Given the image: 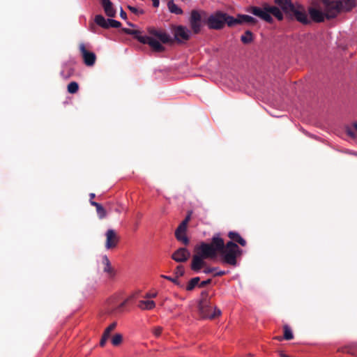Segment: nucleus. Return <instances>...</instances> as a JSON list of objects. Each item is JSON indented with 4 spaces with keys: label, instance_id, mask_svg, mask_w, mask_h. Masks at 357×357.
<instances>
[{
    "label": "nucleus",
    "instance_id": "c03bdc74",
    "mask_svg": "<svg viewBox=\"0 0 357 357\" xmlns=\"http://www.w3.org/2000/svg\"><path fill=\"white\" fill-rule=\"evenodd\" d=\"M226 274V272L225 271H220L218 272H216L214 273V276L216 277V276H222V275H225Z\"/></svg>",
    "mask_w": 357,
    "mask_h": 357
},
{
    "label": "nucleus",
    "instance_id": "a211bd4d",
    "mask_svg": "<svg viewBox=\"0 0 357 357\" xmlns=\"http://www.w3.org/2000/svg\"><path fill=\"white\" fill-rule=\"evenodd\" d=\"M228 237L231 239L230 241H233L235 243H237L243 247L247 245L246 241L236 231H229L228 233Z\"/></svg>",
    "mask_w": 357,
    "mask_h": 357
},
{
    "label": "nucleus",
    "instance_id": "49530a36",
    "mask_svg": "<svg viewBox=\"0 0 357 357\" xmlns=\"http://www.w3.org/2000/svg\"><path fill=\"white\" fill-rule=\"evenodd\" d=\"M152 1H153V6L154 7L156 8L159 6V3H160L159 0H152Z\"/></svg>",
    "mask_w": 357,
    "mask_h": 357
},
{
    "label": "nucleus",
    "instance_id": "0eeeda50",
    "mask_svg": "<svg viewBox=\"0 0 357 357\" xmlns=\"http://www.w3.org/2000/svg\"><path fill=\"white\" fill-rule=\"evenodd\" d=\"M231 16L227 13L218 11L211 15L207 20V24L210 29H221L225 24L229 26V21Z\"/></svg>",
    "mask_w": 357,
    "mask_h": 357
},
{
    "label": "nucleus",
    "instance_id": "6ab92c4d",
    "mask_svg": "<svg viewBox=\"0 0 357 357\" xmlns=\"http://www.w3.org/2000/svg\"><path fill=\"white\" fill-rule=\"evenodd\" d=\"M268 13L269 15H273L279 21H281L284 19V12L282 10H281L278 7L275 6H269L268 5Z\"/></svg>",
    "mask_w": 357,
    "mask_h": 357
},
{
    "label": "nucleus",
    "instance_id": "4be33fe9",
    "mask_svg": "<svg viewBox=\"0 0 357 357\" xmlns=\"http://www.w3.org/2000/svg\"><path fill=\"white\" fill-rule=\"evenodd\" d=\"M102 261L104 265V272L107 273L110 276H112L114 275V270L111 266L110 261L108 257L106 255L103 256Z\"/></svg>",
    "mask_w": 357,
    "mask_h": 357
},
{
    "label": "nucleus",
    "instance_id": "7c9ffc66",
    "mask_svg": "<svg viewBox=\"0 0 357 357\" xmlns=\"http://www.w3.org/2000/svg\"><path fill=\"white\" fill-rule=\"evenodd\" d=\"M123 341V336L119 333L115 334L112 339V344L114 346H119Z\"/></svg>",
    "mask_w": 357,
    "mask_h": 357
},
{
    "label": "nucleus",
    "instance_id": "864d4df0",
    "mask_svg": "<svg viewBox=\"0 0 357 357\" xmlns=\"http://www.w3.org/2000/svg\"><path fill=\"white\" fill-rule=\"evenodd\" d=\"M248 357H252V355H249Z\"/></svg>",
    "mask_w": 357,
    "mask_h": 357
},
{
    "label": "nucleus",
    "instance_id": "20e7f679",
    "mask_svg": "<svg viewBox=\"0 0 357 357\" xmlns=\"http://www.w3.org/2000/svg\"><path fill=\"white\" fill-rule=\"evenodd\" d=\"M128 301V298L119 303L118 298L116 296L110 297L107 300L102 309L98 314V317L101 321H104L107 316H116L123 312V307Z\"/></svg>",
    "mask_w": 357,
    "mask_h": 357
},
{
    "label": "nucleus",
    "instance_id": "ea45409f",
    "mask_svg": "<svg viewBox=\"0 0 357 357\" xmlns=\"http://www.w3.org/2000/svg\"><path fill=\"white\" fill-rule=\"evenodd\" d=\"M109 337L107 336H105V335H102L100 341V347H104Z\"/></svg>",
    "mask_w": 357,
    "mask_h": 357
},
{
    "label": "nucleus",
    "instance_id": "603ef678",
    "mask_svg": "<svg viewBox=\"0 0 357 357\" xmlns=\"http://www.w3.org/2000/svg\"><path fill=\"white\" fill-rule=\"evenodd\" d=\"M278 340H282V337H276Z\"/></svg>",
    "mask_w": 357,
    "mask_h": 357
},
{
    "label": "nucleus",
    "instance_id": "79ce46f5",
    "mask_svg": "<svg viewBox=\"0 0 357 357\" xmlns=\"http://www.w3.org/2000/svg\"><path fill=\"white\" fill-rule=\"evenodd\" d=\"M156 296H157V294H156V293H153V294H151V293H147V294L145 295L144 298H155V297H156Z\"/></svg>",
    "mask_w": 357,
    "mask_h": 357
},
{
    "label": "nucleus",
    "instance_id": "5701e85b",
    "mask_svg": "<svg viewBox=\"0 0 357 357\" xmlns=\"http://www.w3.org/2000/svg\"><path fill=\"white\" fill-rule=\"evenodd\" d=\"M94 21L98 26L108 29L109 19L106 20L102 15H96Z\"/></svg>",
    "mask_w": 357,
    "mask_h": 357
},
{
    "label": "nucleus",
    "instance_id": "f257e3e1",
    "mask_svg": "<svg viewBox=\"0 0 357 357\" xmlns=\"http://www.w3.org/2000/svg\"><path fill=\"white\" fill-rule=\"evenodd\" d=\"M289 20H296L303 25L312 22L320 23L336 17L341 12L350 11L356 6V0H316L307 9L291 0H275Z\"/></svg>",
    "mask_w": 357,
    "mask_h": 357
},
{
    "label": "nucleus",
    "instance_id": "58836bf2",
    "mask_svg": "<svg viewBox=\"0 0 357 357\" xmlns=\"http://www.w3.org/2000/svg\"><path fill=\"white\" fill-rule=\"evenodd\" d=\"M341 351L349 353L352 355H357V351H353L351 349H350L349 347H345V348L342 349Z\"/></svg>",
    "mask_w": 357,
    "mask_h": 357
},
{
    "label": "nucleus",
    "instance_id": "cd10ccee",
    "mask_svg": "<svg viewBox=\"0 0 357 357\" xmlns=\"http://www.w3.org/2000/svg\"><path fill=\"white\" fill-rule=\"evenodd\" d=\"M67 90L69 93H76L79 90V84L76 82H71L68 84Z\"/></svg>",
    "mask_w": 357,
    "mask_h": 357
},
{
    "label": "nucleus",
    "instance_id": "423d86ee",
    "mask_svg": "<svg viewBox=\"0 0 357 357\" xmlns=\"http://www.w3.org/2000/svg\"><path fill=\"white\" fill-rule=\"evenodd\" d=\"M220 234H215L211 238V243L202 242L195 247V252L205 259H211L216 257L218 250L214 244L215 239H219Z\"/></svg>",
    "mask_w": 357,
    "mask_h": 357
},
{
    "label": "nucleus",
    "instance_id": "a19ab883",
    "mask_svg": "<svg viewBox=\"0 0 357 357\" xmlns=\"http://www.w3.org/2000/svg\"><path fill=\"white\" fill-rule=\"evenodd\" d=\"M217 269V268H206L204 270V273H206V274H208V273H211L212 272H213L214 271H215Z\"/></svg>",
    "mask_w": 357,
    "mask_h": 357
},
{
    "label": "nucleus",
    "instance_id": "f704fd0d",
    "mask_svg": "<svg viewBox=\"0 0 357 357\" xmlns=\"http://www.w3.org/2000/svg\"><path fill=\"white\" fill-rule=\"evenodd\" d=\"M121 26V23L120 22L116 21L115 20L109 19L108 28H109V27L119 28Z\"/></svg>",
    "mask_w": 357,
    "mask_h": 357
},
{
    "label": "nucleus",
    "instance_id": "de8ad7c7",
    "mask_svg": "<svg viewBox=\"0 0 357 357\" xmlns=\"http://www.w3.org/2000/svg\"><path fill=\"white\" fill-rule=\"evenodd\" d=\"M89 196H90V198H91V199H90V202H91V201H92V199H93L95 197L96 195H95L94 193H91L89 195Z\"/></svg>",
    "mask_w": 357,
    "mask_h": 357
},
{
    "label": "nucleus",
    "instance_id": "ddd939ff",
    "mask_svg": "<svg viewBox=\"0 0 357 357\" xmlns=\"http://www.w3.org/2000/svg\"><path fill=\"white\" fill-rule=\"evenodd\" d=\"M268 5L266 4L263 8H259V7H256V6H253L251 8V13L255 15V16H257L259 17H260L261 19H262L263 20L268 22V23H272L273 22V17H271V15H269V13H268Z\"/></svg>",
    "mask_w": 357,
    "mask_h": 357
},
{
    "label": "nucleus",
    "instance_id": "412c9836",
    "mask_svg": "<svg viewBox=\"0 0 357 357\" xmlns=\"http://www.w3.org/2000/svg\"><path fill=\"white\" fill-rule=\"evenodd\" d=\"M90 204L96 208L97 214L100 219L106 217V211L101 204L94 201H91Z\"/></svg>",
    "mask_w": 357,
    "mask_h": 357
},
{
    "label": "nucleus",
    "instance_id": "4c0bfd02",
    "mask_svg": "<svg viewBox=\"0 0 357 357\" xmlns=\"http://www.w3.org/2000/svg\"><path fill=\"white\" fill-rule=\"evenodd\" d=\"M211 282H212L211 279H207L206 280H204V281L201 282L200 283L199 282V287L203 288V287H206V285L210 284L211 283Z\"/></svg>",
    "mask_w": 357,
    "mask_h": 357
},
{
    "label": "nucleus",
    "instance_id": "c85d7f7f",
    "mask_svg": "<svg viewBox=\"0 0 357 357\" xmlns=\"http://www.w3.org/2000/svg\"><path fill=\"white\" fill-rule=\"evenodd\" d=\"M283 330H284L283 338L284 340H290L293 339L294 335H293L292 331H291V328H289V326H288L287 325L284 326Z\"/></svg>",
    "mask_w": 357,
    "mask_h": 357
},
{
    "label": "nucleus",
    "instance_id": "c9c22d12",
    "mask_svg": "<svg viewBox=\"0 0 357 357\" xmlns=\"http://www.w3.org/2000/svg\"><path fill=\"white\" fill-rule=\"evenodd\" d=\"M128 8L135 15H142L144 13V11L142 10H139L137 9V8L135 7H133V6H128Z\"/></svg>",
    "mask_w": 357,
    "mask_h": 357
},
{
    "label": "nucleus",
    "instance_id": "3c124183",
    "mask_svg": "<svg viewBox=\"0 0 357 357\" xmlns=\"http://www.w3.org/2000/svg\"><path fill=\"white\" fill-rule=\"evenodd\" d=\"M128 25H130V26H134V24H132V23H130V22H128Z\"/></svg>",
    "mask_w": 357,
    "mask_h": 357
},
{
    "label": "nucleus",
    "instance_id": "9d476101",
    "mask_svg": "<svg viewBox=\"0 0 357 357\" xmlns=\"http://www.w3.org/2000/svg\"><path fill=\"white\" fill-rule=\"evenodd\" d=\"M79 50L80 51L84 64L87 66H93L95 64L96 60V54L92 52L88 51L85 44L83 43L79 45Z\"/></svg>",
    "mask_w": 357,
    "mask_h": 357
},
{
    "label": "nucleus",
    "instance_id": "39448f33",
    "mask_svg": "<svg viewBox=\"0 0 357 357\" xmlns=\"http://www.w3.org/2000/svg\"><path fill=\"white\" fill-rule=\"evenodd\" d=\"M202 299L199 303V314L204 319H213L220 315L221 311L216 307H213L208 299V293L202 291Z\"/></svg>",
    "mask_w": 357,
    "mask_h": 357
},
{
    "label": "nucleus",
    "instance_id": "37998d69",
    "mask_svg": "<svg viewBox=\"0 0 357 357\" xmlns=\"http://www.w3.org/2000/svg\"><path fill=\"white\" fill-rule=\"evenodd\" d=\"M347 132L348 135L353 137H355V132L352 130V129L351 128H347Z\"/></svg>",
    "mask_w": 357,
    "mask_h": 357
},
{
    "label": "nucleus",
    "instance_id": "473e14b6",
    "mask_svg": "<svg viewBox=\"0 0 357 357\" xmlns=\"http://www.w3.org/2000/svg\"><path fill=\"white\" fill-rule=\"evenodd\" d=\"M116 327V322L114 321L105 328L102 335H105V336H107L109 338L111 332L113 331Z\"/></svg>",
    "mask_w": 357,
    "mask_h": 357
},
{
    "label": "nucleus",
    "instance_id": "e433bc0d",
    "mask_svg": "<svg viewBox=\"0 0 357 357\" xmlns=\"http://www.w3.org/2000/svg\"><path fill=\"white\" fill-rule=\"evenodd\" d=\"M162 331V328L160 326H157L153 329V333L155 337H159Z\"/></svg>",
    "mask_w": 357,
    "mask_h": 357
},
{
    "label": "nucleus",
    "instance_id": "1a4fd4ad",
    "mask_svg": "<svg viewBox=\"0 0 357 357\" xmlns=\"http://www.w3.org/2000/svg\"><path fill=\"white\" fill-rule=\"evenodd\" d=\"M105 248L106 250H112L115 248L120 241V237L117 232L112 229H109L105 232Z\"/></svg>",
    "mask_w": 357,
    "mask_h": 357
},
{
    "label": "nucleus",
    "instance_id": "dca6fc26",
    "mask_svg": "<svg viewBox=\"0 0 357 357\" xmlns=\"http://www.w3.org/2000/svg\"><path fill=\"white\" fill-rule=\"evenodd\" d=\"M100 2L107 16L109 17H114L116 16V9L110 0H100Z\"/></svg>",
    "mask_w": 357,
    "mask_h": 357
},
{
    "label": "nucleus",
    "instance_id": "72a5a7b5",
    "mask_svg": "<svg viewBox=\"0 0 357 357\" xmlns=\"http://www.w3.org/2000/svg\"><path fill=\"white\" fill-rule=\"evenodd\" d=\"M174 274L176 275V278L183 276L185 274V269L183 266H177L174 271Z\"/></svg>",
    "mask_w": 357,
    "mask_h": 357
},
{
    "label": "nucleus",
    "instance_id": "6e6552de",
    "mask_svg": "<svg viewBox=\"0 0 357 357\" xmlns=\"http://www.w3.org/2000/svg\"><path fill=\"white\" fill-rule=\"evenodd\" d=\"M189 22L193 33L195 34L199 33L203 26L202 14L196 10H192Z\"/></svg>",
    "mask_w": 357,
    "mask_h": 357
},
{
    "label": "nucleus",
    "instance_id": "a18cd8bd",
    "mask_svg": "<svg viewBox=\"0 0 357 357\" xmlns=\"http://www.w3.org/2000/svg\"><path fill=\"white\" fill-rule=\"evenodd\" d=\"M120 16L123 19H126L127 17L126 13L122 8L121 9Z\"/></svg>",
    "mask_w": 357,
    "mask_h": 357
},
{
    "label": "nucleus",
    "instance_id": "f03ea898",
    "mask_svg": "<svg viewBox=\"0 0 357 357\" xmlns=\"http://www.w3.org/2000/svg\"><path fill=\"white\" fill-rule=\"evenodd\" d=\"M149 36H143L139 30H134L128 28H123L122 31L126 34L132 35L139 42L147 44L155 52H162L165 47L160 43L167 44L172 42L170 36L164 31L157 29L154 27H149L147 29Z\"/></svg>",
    "mask_w": 357,
    "mask_h": 357
},
{
    "label": "nucleus",
    "instance_id": "2f4dec72",
    "mask_svg": "<svg viewBox=\"0 0 357 357\" xmlns=\"http://www.w3.org/2000/svg\"><path fill=\"white\" fill-rule=\"evenodd\" d=\"M191 215H192V212L188 211V215H186L185 219L178 225L180 227V229H181V228L187 229L188 224L191 218Z\"/></svg>",
    "mask_w": 357,
    "mask_h": 357
},
{
    "label": "nucleus",
    "instance_id": "2eb2a0df",
    "mask_svg": "<svg viewBox=\"0 0 357 357\" xmlns=\"http://www.w3.org/2000/svg\"><path fill=\"white\" fill-rule=\"evenodd\" d=\"M205 258L195 254L192 257L190 268L195 272H199L202 268L204 267L206 263L204 261Z\"/></svg>",
    "mask_w": 357,
    "mask_h": 357
},
{
    "label": "nucleus",
    "instance_id": "09e8293b",
    "mask_svg": "<svg viewBox=\"0 0 357 357\" xmlns=\"http://www.w3.org/2000/svg\"><path fill=\"white\" fill-rule=\"evenodd\" d=\"M353 128L357 132V123L353 124Z\"/></svg>",
    "mask_w": 357,
    "mask_h": 357
},
{
    "label": "nucleus",
    "instance_id": "c756f323",
    "mask_svg": "<svg viewBox=\"0 0 357 357\" xmlns=\"http://www.w3.org/2000/svg\"><path fill=\"white\" fill-rule=\"evenodd\" d=\"M161 278H165V279H166V280H167L169 281H171L172 282H173L176 286L179 287L180 288H183L184 287V284L183 283H181L178 280V278H176H176H172L170 276L162 275Z\"/></svg>",
    "mask_w": 357,
    "mask_h": 357
},
{
    "label": "nucleus",
    "instance_id": "7ed1b4c3",
    "mask_svg": "<svg viewBox=\"0 0 357 357\" xmlns=\"http://www.w3.org/2000/svg\"><path fill=\"white\" fill-rule=\"evenodd\" d=\"M214 244L217 247L220 255L221 261L224 264L236 266L237 258L243 254V250L233 241H228L226 244L219 235V239L214 240Z\"/></svg>",
    "mask_w": 357,
    "mask_h": 357
},
{
    "label": "nucleus",
    "instance_id": "b1692460",
    "mask_svg": "<svg viewBox=\"0 0 357 357\" xmlns=\"http://www.w3.org/2000/svg\"><path fill=\"white\" fill-rule=\"evenodd\" d=\"M167 6L169 11L172 13H174L176 15H181L183 13L182 9L175 4L173 0L169 1Z\"/></svg>",
    "mask_w": 357,
    "mask_h": 357
},
{
    "label": "nucleus",
    "instance_id": "a878e982",
    "mask_svg": "<svg viewBox=\"0 0 357 357\" xmlns=\"http://www.w3.org/2000/svg\"><path fill=\"white\" fill-rule=\"evenodd\" d=\"M199 281H200L199 277H195V278H192L188 282L187 286L185 287V289L188 291H192L197 285L199 286Z\"/></svg>",
    "mask_w": 357,
    "mask_h": 357
},
{
    "label": "nucleus",
    "instance_id": "393cba45",
    "mask_svg": "<svg viewBox=\"0 0 357 357\" xmlns=\"http://www.w3.org/2000/svg\"><path fill=\"white\" fill-rule=\"evenodd\" d=\"M241 40L243 44H249L253 40V34L252 33L247 30L243 35L241 37Z\"/></svg>",
    "mask_w": 357,
    "mask_h": 357
},
{
    "label": "nucleus",
    "instance_id": "aec40b11",
    "mask_svg": "<svg viewBox=\"0 0 357 357\" xmlns=\"http://www.w3.org/2000/svg\"><path fill=\"white\" fill-rule=\"evenodd\" d=\"M137 306L142 310H151L155 307V303L153 301L141 300L138 302Z\"/></svg>",
    "mask_w": 357,
    "mask_h": 357
},
{
    "label": "nucleus",
    "instance_id": "f8f14e48",
    "mask_svg": "<svg viewBox=\"0 0 357 357\" xmlns=\"http://www.w3.org/2000/svg\"><path fill=\"white\" fill-rule=\"evenodd\" d=\"M257 22V20L250 15H238L236 18L231 16L229 21V26H234L236 24H255Z\"/></svg>",
    "mask_w": 357,
    "mask_h": 357
},
{
    "label": "nucleus",
    "instance_id": "4468645a",
    "mask_svg": "<svg viewBox=\"0 0 357 357\" xmlns=\"http://www.w3.org/2000/svg\"><path fill=\"white\" fill-rule=\"evenodd\" d=\"M190 257V252L185 248H180L172 255V259L176 262L182 263L186 261Z\"/></svg>",
    "mask_w": 357,
    "mask_h": 357
},
{
    "label": "nucleus",
    "instance_id": "f3484780",
    "mask_svg": "<svg viewBox=\"0 0 357 357\" xmlns=\"http://www.w3.org/2000/svg\"><path fill=\"white\" fill-rule=\"evenodd\" d=\"M186 231L187 229L181 228L180 229V227L178 226L177 229L175 231V237L176 238L181 242L183 244L187 245L190 241L188 236H186Z\"/></svg>",
    "mask_w": 357,
    "mask_h": 357
},
{
    "label": "nucleus",
    "instance_id": "bb28decb",
    "mask_svg": "<svg viewBox=\"0 0 357 357\" xmlns=\"http://www.w3.org/2000/svg\"><path fill=\"white\" fill-rule=\"evenodd\" d=\"M74 74V69L70 66H66L61 72V76L67 79Z\"/></svg>",
    "mask_w": 357,
    "mask_h": 357
},
{
    "label": "nucleus",
    "instance_id": "8fccbe9b",
    "mask_svg": "<svg viewBox=\"0 0 357 357\" xmlns=\"http://www.w3.org/2000/svg\"><path fill=\"white\" fill-rule=\"evenodd\" d=\"M280 357H291V356L286 355L283 353H280Z\"/></svg>",
    "mask_w": 357,
    "mask_h": 357
},
{
    "label": "nucleus",
    "instance_id": "9b49d317",
    "mask_svg": "<svg viewBox=\"0 0 357 357\" xmlns=\"http://www.w3.org/2000/svg\"><path fill=\"white\" fill-rule=\"evenodd\" d=\"M190 31L183 26H177L174 29L175 40L177 43L185 42L189 40Z\"/></svg>",
    "mask_w": 357,
    "mask_h": 357
}]
</instances>
